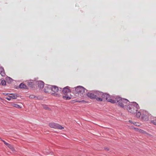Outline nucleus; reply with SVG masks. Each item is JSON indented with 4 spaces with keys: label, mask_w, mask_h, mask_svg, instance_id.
Wrapping results in <instances>:
<instances>
[{
    "label": "nucleus",
    "mask_w": 156,
    "mask_h": 156,
    "mask_svg": "<svg viewBox=\"0 0 156 156\" xmlns=\"http://www.w3.org/2000/svg\"><path fill=\"white\" fill-rule=\"evenodd\" d=\"M3 94L4 95H8V93H3Z\"/></svg>",
    "instance_id": "nucleus-25"
},
{
    "label": "nucleus",
    "mask_w": 156,
    "mask_h": 156,
    "mask_svg": "<svg viewBox=\"0 0 156 156\" xmlns=\"http://www.w3.org/2000/svg\"><path fill=\"white\" fill-rule=\"evenodd\" d=\"M134 129L136 131L139 132L140 130V129H138L136 128H134Z\"/></svg>",
    "instance_id": "nucleus-23"
},
{
    "label": "nucleus",
    "mask_w": 156,
    "mask_h": 156,
    "mask_svg": "<svg viewBox=\"0 0 156 156\" xmlns=\"http://www.w3.org/2000/svg\"><path fill=\"white\" fill-rule=\"evenodd\" d=\"M5 98L7 100L9 101H10L11 99V98L10 97V96H8V97H6Z\"/></svg>",
    "instance_id": "nucleus-22"
},
{
    "label": "nucleus",
    "mask_w": 156,
    "mask_h": 156,
    "mask_svg": "<svg viewBox=\"0 0 156 156\" xmlns=\"http://www.w3.org/2000/svg\"><path fill=\"white\" fill-rule=\"evenodd\" d=\"M103 93L102 92H96L95 99L98 101H103Z\"/></svg>",
    "instance_id": "nucleus-6"
},
{
    "label": "nucleus",
    "mask_w": 156,
    "mask_h": 156,
    "mask_svg": "<svg viewBox=\"0 0 156 156\" xmlns=\"http://www.w3.org/2000/svg\"><path fill=\"white\" fill-rule=\"evenodd\" d=\"M38 87L40 88H42L44 87V83L42 81H40L37 82Z\"/></svg>",
    "instance_id": "nucleus-11"
},
{
    "label": "nucleus",
    "mask_w": 156,
    "mask_h": 156,
    "mask_svg": "<svg viewBox=\"0 0 156 156\" xmlns=\"http://www.w3.org/2000/svg\"><path fill=\"white\" fill-rule=\"evenodd\" d=\"M139 106L138 104L135 102L131 103L127 106L126 109L128 111L131 113L133 114L138 112Z\"/></svg>",
    "instance_id": "nucleus-2"
},
{
    "label": "nucleus",
    "mask_w": 156,
    "mask_h": 156,
    "mask_svg": "<svg viewBox=\"0 0 156 156\" xmlns=\"http://www.w3.org/2000/svg\"><path fill=\"white\" fill-rule=\"evenodd\" d=\"M49 90L50 88L48 87H45L44 88V90L45 93H48L49 92Z\"/></svg>",
    "instance_id": "nucleus-18"
},
{
    "label": "nucleus",
    "mask_w": 156,
    "mask_h": 156,
    "mask_svg": "<svg viewBox=\"0 0 156 156\" xmlns=\"http://www.w3.org/2000/svg\"><path fill=\"white\" fill-rule=\"evenodd\" d=\"M139 132L142 134H148V133H147L146 132L141 129H140V131Z\"/></svg>",
    "instance_id": "nucleus-19"
},
{
    "label": "nucleus",
    "mask_w": 156,
    "mask_h": 156,
    "mask_svg": "<svg viewBox=\"0 0 156 156\" xmlns=\"http://www.w3.org/2000/svg\"><path fill=\"white\" fill-rule=\"evenodd\" d=\"M85 90V89L83 87L79 86L75 88V93L81 97L83 96V94L84 93Z\"/></svg>",
    "instance_id": "nucleus-5"
},
{
    "label": "nucleus",
    "mask_w": 156,
    "mask_h": 156,
    "mask_svg": "<svg viewBox=\"0 0 156 156\" xmlns=\"http://www.w3.org/2000/svg\"><path fill=\"white\" fill-rule=\"evenodd\" d=\"M0 74L2 76H5V75L3 68L1 67H0Z\"/></svg>",
    "instance_id": "nucleus-12"
},
{
    "label": "nucleus",
    "mask_w": 156,
    "mask_h": 156,
    "mask_svg": "<svg viewBox=\"0 0 156 156\" xmlns=\"http://www.w3.org/2000/svg\"><path fill=\"white\" fill-rule=\"evenodd\" d=\"M116 101L118 102L119 105L122 108L127 106L129 103V101L126 99L122 98L120 97L116 98H115Z\"/></svg>",
    "instance_id": "nucleus-3"
},
{
    "label": "nucleus",
    "mask_w": 156,
    "mask_h": 156,
    "mask_svg": "<svg viewBox=\"0 0 156 156\" xmlns=\"http://www.w3.org/2000/svg\"><path fill=\"white\" fill-rule=\"evenodd\" d=\"M151 123L156 125V117H153V118H151Z\"/></svg>",
    "instance_id": "nucleus-13"
},
{
    "label": "nucleus",
    "mask_w": 156,
    "mask_h": 156,
    "mask_svg": "<svg viewBox=\"0 0 156 156\" xmlns=\"http://www.w3.org/2000/svg\"><path fill=\"white\" fill-rule=\"evenodd\" d=\"M7 147L9 148L12 151H15V149L14 147L11 144H9V145H8Z\"/></svg>",
    "instance_id": "nucleus-17"
},
{
    "label": "nucleus",
    "mask_w": 156,
    "mask_h": 156,
    "mask_svg": "<svg viewBox=\"0 0 156 156\" xmlns=\"http://www.w3.org/2000/svg\"><path fill=\"white\" fill-rule=\"evenodd\" d=\"M11 105L12 106L14 107H15L16 108H22L21 107L20 105L16 104H15V103H12Z\"/></svg>",
    "instance_id": "nucleus-15"
},
{
    "label": "nucleus",
    "mask_w": 156,
    "mask_h": 156,
    "mask_svg": "<svg viewBox=\"0 0 156 156\" xmlns=\"http://www.w3.org/2000/svg\"><path fill=\"white\" fill-rule=\"evenodd\" d=\"M103 99H105L108 102L112 103H114L116 102L115 100L111 99L110 96L106 94H103Z\"/></svg>",
    "instance_id": "nucleus-8"
},
{
    "label": "nucleus",
    "mask_w": 156,
    "mask_h": 156,
    "mask_svg": "<svg viewBox=\"0 0 156 156\" xmlns=\"http://www.w3.org/2000/svg\"><path fill=\"white\" fill-rule=\"evenodd\" d=\"M95 94L96 92L94 93H93L90 92H88L87 94V96L90 98L91 99H95Z\"/></svg>",
    "instance_id": "nucleus-10"
},
{
    "label": "nucleus",
    "mask_w": 156,
    "mask_h": 156,
    "mask_svg": "<svg viewBox=\"0 0 156 156\" xmlns=\"http://www.w3.org/2000/svg\"><path fill=\"white\" fill-rule=\"evenodd\" d=\"M78 102H83V103H86V101H85L84 100H82L81 101H78Z\"/></svg>",
    "instance_id": "nucleus-24"
},
{
    "label": "nucleus",
    "mask_w": 156,
    "mask_h": 156,
    "mask_svg": "<svg viewBox=\"0 0 156 156\" xmlns=\"http://www.w3.org/2000/svg\"><path fill=\"white\" fill-rule=\"evenodd\" d=\"M19 87L20 88H21L26 89L27 88V86L23 83H21L19 85Z\"/></svg>",
    "instance_id": "nucleus-16"
},
{
    "label": "nucleus",
    "mask_w": 156,
    "mask_h": 156,
    "mask_svg": "<svg viewBox=\"0 0 156 156\" xmlns=\"http://www.w3.org/2000/svg\"><path fill=\"white\" fill-rule=\"evenodd\" d=\"M6 82L5 80H2L1 83V84L2 85H6Z\"/></svg>",
    "instance_id": "nucleus-20"
},
{
    "label": "nucleus",
    "mask_w": 156,
    "mask_h": 156,
    "mask_svg": "<svg viewBox=\"0 0 156 156\" xmlns=\"http://www.w3.org/2000/svg\"><path fill=\"white\" fill-rule=\"evenodd\" d=\"M49 126L51 128L62 129L64 127L61 125L54 122H51L49 123Z\"/></svg>",
    "instance_id": "nucleus-7"
},
{
    "label": "nucleus",
    "mask_w": 156,
    "mask_h": 156,
    "mask_svg": "<svg viewBox=\"0 0 156 156\" xmlns=\"http://www.w3.org/2000/svg\"><path fill=\"white\" fill-rule=\"evenodd\" d=\"M51 88V91L53 92L54 93H52L51 94L55 96H58V94L56 93L58 91V89L57 87L55 86H52L50 87Z\"/></svg>",
    "instance_id": "nucleus-9"
},
{
    "label": "nucleus",
    "mask_w": 156,
    "mask_h": 156,
    "mask_svg": "<svg viewBox=\"0 0 156 156\" xmlns=\"http://www.w3.org/2000/svg\"><path fill=\"white\" fill-rule=\"evenodd\" d=\"M30 98H32L33 97V96H30Z\"/></svg>",
    "instance_id": "nucleus-26"
},
{
    "label": "nucleus",
    "mask_w": 156,
    "mask_h": 156,
    "mask_svg": "<svg viewBox=\"0 0 156 156\" xmlns=\"http://www.w3.org/2000/svg\"><path fill=\"white\" fill-rule=\"evenodd\" d=\"M62 92L63 94V99L66 100H69L71 98L70 97L71 91L69 87H66L63 88Z\"/></svg>",
    "instance_id": "nucleus-4"
},
{
    "label": "nucleus",
    "mask_w": 156,
    "mask_h": 156,
    "mask_svg": "<svg viewBox=\"0 0 156 156\" xmlns=\"http://www.w3.org/2000/svg\"><path fill=\"white\" fill-rule=\"evenodd\" d=\"M136 116L137 118H140L141 117V119L144 121H149V119L152 117L151 114L144 110H139L136 114Z\"/></svg>",
    "instance_id": "nucleus-1"
},
{
    "label": "nucleus",
    "mask_w": 156,
    "mask_h": 156,
    "mask_svg": "<svg viewBox=\"0 0 156 156\" xmlns=\"http://www.w3.org/2000/svg\"><path fill=\"white\" fill-rule=\"evenodd\" d=\"M1 139V140L3 142H4V144L6 145L7 146L9 145V144L7 143V142H6L5 141Z\"/></svg>",
    "instance_id": "nucleus-21"
},
{
    "label": "nucleus",
    "mask_w": 156,
    "mask_h": 156,
    "mask_svg": "<svg viewBox=\"0 0 156 156\" xmlns=\"http://www.w3.org/2000/svg\"><path fill=\"white\" fill-rule=\"evenodd\" d=\"M10 94V95L9 96L11 99H16L17 98V95L16 94Z\"/></svg>",
    "instance_id": "nucleus-14"
}]
</instances>
